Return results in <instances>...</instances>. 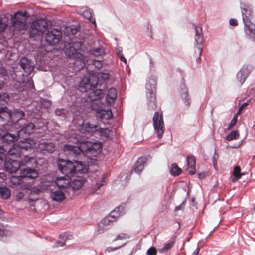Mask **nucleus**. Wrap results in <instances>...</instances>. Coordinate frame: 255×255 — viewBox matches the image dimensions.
<instances>
[{
	"label": "nucleus",
	"instance_id": "obj_1",
	"mask_svg": "<svg viewBox=\"0 0 255 255\" xmlns=\"http://www.w3.org/2000/svg\"><path fill=\"white\" fill-rule=\"evenodd\" d=\"M38 173L36 170L32 168H25L23 169L20 175L19 176H12L10 178V181L11 183V187L13 188H15V194L17 199H22L26 195H28V198L33 201L34 199H31L30 195L37 194L39 192L37 190L36 192L34 190L32 185L29 184H24L23 179L25 178L34 179L38 177Z\"/></svg>",
	"mask_w": 255,
	"mask_h": 255
},
{
	"label": "nucleus",
	"instance_id": "obj_2",
	"mask_svg": "<svg viewBox=\"0 0 255 255\" xmlns=\"http://www.w3.org/2000/svg\"><path fill=\"white\" fill-rule=\"evenodd\" d=\"M57 164L60 171L67 177L74 176L76 174L86 173L88 169L80 161L73 163L69 160L59 159Z\"/></svg>",
	"mask_w": 255,
	"mask_h": 255
},
{
	"label": "nucleus",
	"instance_id": "obj_3",
	"mask_svg": "<svg viewBox=\"0 0 255 255\" xmlns=\"http://www.w3.org/2000/svg\"><path fill=\"white\" fill-rule=\"evenodd\" d=\"M101 147V144L98 142L89 141L81 142L78 146L65 145L64 147L65 151H69L70 154L78 155L81 152L83 153H90L93 154Z\"/></svg>",
	"mask_w": 255,
	"mask_h": 255
},
{
	"label": "nucleus",
	"instance_id": "obj_4",
	"mask_svg": "<svg viewBox=\"0 0 255 255\" xmlns=\"http://www.w3.org/2000/svg\"><path fill=\"white\" fill-rule=\"evenodd\" d=\"M48 26V22L44 19L33 21L31 24L29 29L30 38L34 41L40 40L44 32L47 30Z\"/></svg>",
	"mask_w": 255,
	"mask_h": 255
},
{
	"label": "nucleus",
	"instance_id": "obj_5",
	"mask_svg": "<svg viewBox=\"0 0 255 255\" xmlns=\"http://www.w3.org/2000/svg\"><path fill=\"white\" fill-rule=\"evenodd\" d=\"M243 20L246 27V32L251 37L255 36V25L251 22L252 11L250 7L244 6L242 8Z\"/></svg>",
	"mask_w": 255,
	"mask_h": 255
},
{
	"label": "nucleus",
	"instance_id": "obj_6",
	"mask_svg": "<svg viewBox=\"0 0 255 255\" xmlns=\"http://www.w3.org/2000/svg\"><path fill=\"white\" fill-rule=\"evenodd\" d=\"M29 16L28 12L26 11L17 12L11 19L13 27L18 30L27 29V20Z\"/></svg>",
	"mask_w": 255,
	"mask_h": 255
},
{
	"label": "nucleus",
	"instance_id": "obj_7",
	"mask_svg": "<svg viewBox=\"0 0 255 255\" xmlns=\"http://www.w3.org/2000/svg\"><path fill=\"white\" fill-rule=\"evenodd\" d=\"M98 83L97 77L90 76L88 77H85L80 82L78 89L81 92H86L89 90H93L96 88Z\"/></svg>",
	"mask_w": 255,
	"mask_h": 255
},
{
	"label": "nucleus",
	"instance_id": "obj_8",
	"mask_svg": "<svg viewBox=\"0 0 255 255\" xmlns=\"http://www.w3.org/2000/svg\"><path fill=\"white\" fill-rule=\"evenodd\" d=\"M22 150L16 144H14L13 146L7 148H0V161L4 160L7 156L12 158H18L21 156Z\"/></svg>",
	"mask_w": 255,
	"mask_h": 255
},
{
	"label": "nucleus",
	"instance_id": "obj_9",
	"mask_svg": "<svg viewBox=\"0 0 255 255\" xmlns=\"http://www.w3.org/2000/svg\"><path fill=\"white\" fill-rule=\"evenodd\" d=\"M153 124L158 138H161L164 133L165 128L163 117L162 113L156 112L153 117Z\"/></svg>",
	"mask_w": 255,
	"mask_h": 255
},
{
	"label": "nucleus",
	"instance_id": "obj_10",
	"mask_svg": "<svg viewBox=\"0 0 255 255\" xmlns=\"http://www.w3.org/2000/svg\"><path fill=\"white\" fill-rule=\"evenodd\" d=\"M62 31L60 29H53L49 30L45 36L47 43L54 45L58 43L62 38Z\"/></svg>",
	"mask_w": 255,
	"mask_h": 255
},
{
	"label": "nucleus",
	"instance_id": "obj_11",
	"mask_svg": "<svg viewBox=\"0 0 255 255\" xmlns=\"http://www.w3.org/2000/svg\"><path fill=\"white\" fill-rule=\"evenodd\" d=\"M1 138L2 139V145L0 146V148H10L13 146L15 141H18V132L17 131L16 135H15L9 133H5L4 131Z\"/></svg>",
	"mask_w": 255,
	"mask_h": 255
},
{
	"label": "nucleus",
	"instance_id": "obj_12",
	"mask_svg": "<svg viewBox=\"0 0 255 255\" xmlns=\"http://www.w3.org/2000/svg\"><path fill=\"white\" fill-rule=\"evenodd\" d=\"M55 150L54 144L51 142H40L37 147V150L42 154L48 155L53 153Z\"/></svg>",
	"mask_w": 255,
	"mask_h": 255
},
{
	"label": "nucleus",
	"instance_id": "obj_13",
	"mask_svg": "<svg viewBox=\"0 0 255 255\" xmlns=\"http://www.w3.org/2000/svg\"><path fill=\"white\" fill-rule=\"evenodd\" d=\"M21 124H23L22 126H21L20 129L17 131L18 137L19 138V139L21 136H28L36 129L35 126L32 122L25 124L22 122Z\"/></svg>",
	"mask_w": 255,
	"mask_h": 255
},
{
	"label": "nucleus",
	"instance_id": "obj_14",
	"mask_svg": "<svg viewBox=\"0 0 255 255\" xmlns=\"http://www.w3.org/2000/svg\"><path fill=\"white\" fill-rule=\"evenodd\" d=\"M24 116V111L18 109H15L13 113H11V122L13 123L12 127L17 128V127L24 121L23 118Z\"/></svg>",
	"mask_w": 255,
	"mask_h": 255
},
{
	"label": "nucleus",
	"instance_id": "obj_15",
	"mask_svg": "<svg viewBox=\"0 0 255 255\" xmlns=\"http://www.w3.org/2000/svg\"><path fill=\"white\" fill-rule=\"evenodd\" d=\"M18 143L17 144L21 150H25L27 151L32 149L35 145L34 141L27 136H22L20 137V139L18 138Z\"/></svg>",
	"mask_w": 255,
	"mask_h": 255
},
{
	"label": "nucleus",
	"instance_id": "obj_16",
	"mask_svg": "<svg viewBox=\"0 0 255 255\" xmlns=\"http://www.w3.org/2000/svg\"><path fill=\"white\" fill-rule=\"evenodd\" d=\"M19 65L27 75H30L34 70L33 63L27 58H22L19 62Z\"/></svg>",
	"mask_w": 255,
	"mask_h": 255
},
{
	"label": "nucleus",
	"instance_id": "obj_17",
	"mask_svg": "<svg viewBox=\"0 0 255 255\" xmlns=\"http://www.w3.org/2000/svg\"><path fill=\"white\" fill-rule=\"evenodd\" d=\"M253 69V68L252 65H245L238 72L237 78L241 85L245 82L248 76Z\"/></svg>",
	"mask_w": 255,
	"mask_h": 255
},
{
	"label": "nucleus",
	"instance_id": "obj_18",
	"mask_svg": "<svg viewBox=\"0 0 255 255\" xmlns=\"http://www.w3.org/2000/svg\"><path fill=\"white\" fill-rule=\"evenodd\" d=\"M6 170L9 173H15L20 168L21 165L17 160L10 159L6 160L4 163Z\"/></svg>",
	"mask_w": 255,
	"mask_h": 255
},
{
	"label": "nucleus",
	"instance_id": "obj_19",
	"mask_svg": "<svg viewBox=\"0 0 255 255\" xmlns=\"http://www.w3.org/2000/svg\"><path fill=\"white\" fill-rule=\"evenodd\" d=\"M148 86L149 84H146V88L148 90V92L147 93V97L148 99V105L151 109H154L156 108L155 87L154 86L151 87V89H149Z\"/></svg>",
	"mask_w": 255,
	"mask_h": 255
},
{
	"label": "nucleus",
	"instance_id": "obj_20",
	"mask_svg": "<svg viewBox=\"0 0 255 255\" xmlns=\"http://www.w3.org/2000/svg\"><path fill=\"white\" fill-rule=\"evenodd\" d=\"M82 44L81 42H75L72 44L67 45L69 48L66 47L65 53L68 56H74L78 53V51L81 48Z\"/></svg>",
	"mask_w": 255,
	"mask_h": 255
},
{
	"label": "nucleus",
	"instance_id": "obj_21",
	"mask_svg": "<svg viewBox=\"0 0 255 255\" xmlns=\"http://www.w3.org/2000/svg\"><path fill=\"white\" fill-rule=\"evenodd\" d=\"M99 126L95 124H92L89 122H83L82 126V129L84 130L85 133H97Z\"/></svg>",
	"mask_w": 255,
	"mask_h": 255
},
{
	"label": "nucleus",
	"instance_id": "obj_22",
	"mask_svg": "<svg viewBox=\"0 0 255 255\" xmlns=\"http://www.w3.org/2000/svg\"><path fill=\"white\" fill-rule=\"evenodd\" d=\"M11 120V111L7 107L0 109V122Z\"/></svg>",
	"mask_w": 255,
	"mask_h": 255
},
{
	"label": "nucleus",
	"instance_id": "obj_23",
	"mask_svg": "<svg viewBox=\"0 0 255 255\" xmlns=\"http://www.w3.org/2000/svg\"><path fill=\"white\" fill-rule=\"evenodd\" d=\"M193 28L195 31V40L197 44L201 45L203 42V33L201 26L193 25Z\"/></svg>",
	"mask_w": 255,
	"mask_h": 255
},
{
	"label": "nucleus",
	"instance_id": "obj_24",
	"mask_svg": "<svg viewBox=\"0 0 255 255\" xmlns=\"http://www.w3.org/2000/svg\"><path fill=\"white\" fill-rule=\"evenodd\" d=\"M71 177H67L66 175L64 177H57L56 179V184L59 188H66L71 182Z\"/></svg>",
	"mask_w": 255,
	"mask_h": 255
},
{
	"label": "nucleus",
	"instance_id": "obj_25",
	"mask_svg": "<svg viewBox=\"0 0 255 255\" xmlns=\"http://www.w3.org/2000/svg\"><path fill=\"white\" fill-rule=\"evenodd\" d=\"M187 163L188 165L187 170L188 173L191 175L194 174L196 172V160L195 157L193 156H188L187 157Z\"/></svg>",
	"mask_w": 255,
	"mask_h": 255
},
{
	"label": "nucleus",
	"instance_id": "obj_26",
	"mask_svg": "<svg viewBox=\"0 0 255 255\" xmlns=\"http://www.w3.org/2000/svg\"><path fill=\"white\" fill-rule=\"evenodd\" d=\"M96 116L101 119L108 120L112 117V113L111 110H105L101 109L96 111Z\"/></svg>",
	"mask_w": 255,
	"mask_h": 255
},
{
	"label": "nucleus",
	"instance_id": "obj_27",
	"mask_svg": "<svg viewBox=\"0 0 255 255\" xmlns=\"http://www.w3.org/2000/svg\"><path fill=\"white\" fill-rule=\"evenodd\" d=\"M117 97V90L114 88H111L108 91L106 96L107 103L111 104L114 103Z\"/></svg>",
	"mask_w": 255,
	"mask_h": 255
},
{
	"label": "nucleus",
	"instance_id": "obj_28",
	"mask_svg": "<svg viewBox=\"0 0 255 255\" xmlns=\"http://www.w3.org/2000/svg\"><path fill=\"white\" fill-rule=\"evenodd\" d=\"M104 96V92L102 89H96L89 94V97L91 101H96L101 99Z\"/></svg>",
	"mask_w": 255,
	"mask_h": 255
},
{
	"label": "nucleus",
	"instance_id": "obj_29",
	"mask_svg": "<svg viewBox=\"0 0 255 255\" xmlns=\"http://www.w3.org/2000/svg\"><path fill=\"white\" fill-rule=\"evenodd\" d=\"M145 163V158L143 157L139 158L135 163L134 166V171L137 173H140L143 169Z\"/></svg>",
	"mask_w": 255,
	"mask_h": 255
},
{
	"label": "nucleus",
	"instance_id": "obj_30",
	"mask_svg": "<svg viewBox=\"0 0 255 255\" xmlns=\"http://www.w3.org/2000/svg\"><path fill=\"white\" fill-rule=\"evenodd\" d=\"M51 197L56 202H61L65 198V194L61 191L56 190L51 193Z\"/></svg>",
	"mask_w": 255,
	"mask_h": 255
},
{
	"label": "nucleus",
	"instance_id": "obj_31",
	"mask_svg": "<svg viewBox=\"0 0 255 255\" xmlns=\"http://www.w3.org/2000/svg\"><path fill=\"white\" fill-rule=\"evenodd\" d=\"M85 180L83 178L74 179L71 183V187L75 190L79 189L84 184Z\"/></svg>",
	"mask_w": 255,
	"mask_h": 255
},
{
	"label": "nucleus",
	"instance_id": "obj_32",
	"mask_svg": "<svg viewBox=\"0 0 255 255\" xmlns=\"http://www.w3.org/2000/svg\"><path fill=\"white\" fill-rule=\"evenodd\" d=\"M111 133L112 131L108 128H103L99 126L96 134L102 137L108 138L110 136Z\"/></svg>",
	"mask_w": 255,
	"mask_h": 255
},
{
	"label": "nucleus",
	"instance_id": "obj_33",
	"mask_svg": "<svg viewBox=\"0 0 255 255\" xmlns=\"http://www.w3.org/2000/svg\"><path fill=\"white\" fill-rule=\"evenodd\" d=\"M11 195L10 190L6 187H0V196L3 199H8Z\"/></svg>",
	"mask_w": 255,
	"mask_h": 255
},
{
	"label": "nucleus",
	"instance_id": "obj_34",
	"mask_svg": "<svg viewBox=\"0 0 255 255\" xmlns=\"http://www.w3.org/2000/svg\"><path fill=\"white\" fill-rule=\"evenodd\" d=\"M122 208V207H119L117 208H115L113 211H112L108 215V216H110L112 217V219L114 222L116 221L117 219L120 216V209Z\"/></svg>",
	"mask_w": 255,
	"mask_h": 255
},
{
	"label": "nucleus",
	"instance_id": "obj_35",
	"mask_svg": "<svg viewBox=\"0 0 255 255\" xmlns=\"http://www.w3.org/2000/svg\"><path fill=\"white\" fill-rule=\"evenodd\" d=\"M170 173L174 176H178L181 174V169L177 165L173 164L171 166Z\"/></svg>",
	"mask_w": 255,
	"mask_h": 255
},
{
	"label": "nucleus",
	"instance_id": "obj_36",
	"mask_svg": "<svg viewBox=\"0 0 255 255\" xmlns=\"http://www.w3.org/2000/svg\"><path fill=\"white\" fill-rule=\"evenodd\" d=\"M10 100L9 95L6 93H0V105H4L5 103L8 102Z\"/></svg>",
	"mask_w": 255,
	"mask_h": 255
},
{
	"label": "nucleus",
	"instance_id": "obj_37",
	"mask_svg": "<svg viewBox=\"0 0 255 255\" xmlns=\"http://www.w3.org/2000/svg\"><path fill=\"white\" fill-rule=\"evenodd\" d=\"M83 17L89 19L91 22L95 23V19L93 17L92 12L90 10H85L83 12Z\"/></svg>",
	"mask_w": 255,
	"mask_h": 255
},
{
	"label": "nucleus",
	"instance_id": "obj_38",
	"mask_svg": "<svg viewBox=\"0 0 255 255\" xmlns=\"http://www.w3.org/2000/svg\"><path fill=\"white\" fill-rule=\"evenodd\" d=\"M239 138V133L238 131H233L228 134L226 139L228 141H231L234 139H237Z\"/></svg>",
	"mask_w": 255,
	"mask_h": 255
},
{
	"label": "nucleus",
	"instance_id": "obj_39",
	"mask_svg": "<svg viewBox=\"0 0 255 255\" xmlns=\"http://www.w3.org/2000/svg\"><path fill=\"white\" fill-rule=\"evenodd\" d=\"M233 176L237 180L239 179L242 175H245L244 173H241V168L239 166H236L234 168Z\"/></svg>",
	"mask_w": 255,
	"mask_h": 255
},
{
	"label": "nucleus",
	"instance_id": "obj_40",
	"mask_svg": "<svg viewBox=\"0 0 255 255\" xmlns=\"http://www.w3.org/2000/svg\"><path fill=\"white\" fill-rule=\"evenodd\" d=\"M103 53L104 50L101 48L93 49L91 52V54L95 57H99L101 56Z\"/></svg>",
	"mask_w": 255,
	"mask_h": 255
},
{
	"label": "nucleus",
	"instance_id": "obj_41",
	"mask_svg": "<svg viewBox=\"0 0 255 255\" xmlns=\"http://www.w3.org/2000/svg\"><path fill=\"white\" fill-rule=\"evenodd\" d=\"M112 217H110V216H107L105 218H104L102 221H101L102 223L105 225L106 227L109 228V226L111 225V224L114 222L113 221V220L111 219Z\"/></svg>",
	"mask_w": 255,
	"mask_h": 255
},
{
	"label": "nucleus",
	"instance_id": "obj_42",
	"mask_svg": "<svg viewBox=\"0 0 255 255\" xmlns=\"http://www.w3.org/2000/svg\"><path fill=\"white\" fill-rule=\"evenodd\" d=\"M108 228L104 225L101 221L98 224L97 232L99 234L103 233Z\"/></svg>",
	"mask_w": 255,
	"mask_h": 255
},
{
	"label": "nucleus",
	"instance_id": "obj_43",
	"mask_svg": "<svg viewBox=\"0 0 255 255\" xmlns=\"http://www.w3.org/2000/svg\"><path fill=\"white\" fill-rule=\"evenodd\" d=\"M64 235H60L59 238L61 239V241L56 242L54 246V248H58L59 247L63 246L65 244V240L64 239Z\"/></svg>",
	"mask_w": 255,
	"mask_h": 255
},
{
	"label": "nucleus",
	"instance_id": "obj_44",
	"mask_svg": "<svg viewBox=\"0 0 255 255\" xmlns=\"http://www.w3.org/2000/svg\"><path fill=\"white\" fill-rule=\"evenodd\" d=\"M128 237V234L124 233H121L118 235H117L113 241H116L118 240H122L125 239H126Z\"/></svg>",
	"mask_w": 255,
	"mask_h": 255
},
{
	"label": "nucleus",
	"instance_id": "obj_45",
	"mask_svg": "<svg viewBox=\"0 0 255 255\" xmlns=\"http://www.w3.org/2000/svg\"><path fill=\"white\" fill-rule=\"evenodd\" d=\"M237 122V116L236 115L234 116L233 118L231 120V121L229 125V127L228 128V130L231 129L233 128V127L236 125Z\"/></svg>",
	"mask_w": 255,
	"mask_h": 255
},
{
	"label": "nucleus",
	"instance_id": "obj_46",
	"mask_svg": "<svg viewBox=\"0 0 255 255\" xmlns=\"http://www.w3.org/2000/svg\"><path fill=\"white\" fill-rule=\"evenodd\" d=\"M34 160V158L33 157H29L28 156H24L21 161V163L23 165L27 164L31 161Z\"/></svg>",
	"mask_w": 255,
	"mask_h": 255
},
{
	"label": "nucleus",
	"instance_id": "obj_47",
	"mask_svg": "<svg viewBox=\"0 0 255 255\" xmlns=\"http://www.w3.org/2000/svg\"><path fill=\"white\" fill-rule=\"evenodd\" d=\"M157 251L155 247H150L147 251L148 255H156Z\"/></svg>",
	"mask_w": 255,
	"mask_h": 255
},
{
	"label": "nucleus",
	"instance_id": "obj_48",
	"mask_svg": "<svg viewBox=\"0 0 255 255\" xmlns=\"http://www.w3.org/2000/svg\"><path fill=\"white\" fill-rule=\"evenodd\" d=\"M109 77V74L107 73H101L98 75V79L99 78H102L103 80H107Z\"/></svg>",
	"mask_w": 255,
	"mask_h": 255
},
{
	"label": "nucleus",
	"instance_id": "obj_49",
	"mask_svg": "<svg viewBox=\"0 0 255 255\" xmlns=\"http://www.w3.org/2000/svg\"><path fill=\"white\" fill-rule=\"evenodd\" d=\"M174 244V242H173V241L169 242L165 245V246L163 247V248L162 249V250L167 251V250L170 249V248H171L173 246Z\"/></svg>",
	"mask_w": 255,
	"mask_h": 255
},
{
	"label": "nucleus",
	"instance_id": "obj_50",
	"mask_svg": "<svg viewBox=\"0 0 255 255\" xmlns=\"http://www.w3.org/2000/svg\"><path fill=\"white\" fill-rule=\"evenodd\" d=\"M117 55L122 61L124 62L125 64H126L127 63L126 58L124 56L122 52L121 51H119L117 52Z\"/></svg>",
	"mask_w": 255,
	"mask_h": 255
},
{
	"label": "nucleus",
	"instance_id": "obj_51",
	"mask_svg": "<svg viewBox=\"0 0 255 255\" xmlns=\"http://www.w3.org/2000/svg\"><path fill=\"white\" fill-rule=\"evenodd\" d=\"M7 27V24L3 22L0 17V32L3 31Z\"/></svg>",
	"mask_w": 255,
	"mask_h": 255
},
{
	"label": "nucleus",
	"instance_id": "obj_52",
	"mask_svg": "<svg viewBox=\"0 0 255 255\" xmlns=\"http://www.w3.org/2000/svg\"><path fill=\"white\" fill-rule=\"evenodd\" d=\"M182 98L185 99V104L186 105L189 106L190 105V102L189 101V99H188V95L186 92H184L182 94Z\"/></svg>",
	"mask_w": 255,
	"mask_h": 255
},
{
	"label": "nucleus",
	"instance_id": "obj_53",
	"mask_svg": "<svg viewBox=\"0 0 255 255\" xmlns=\"http://www.w3.org/2000/svg\"><path fill=\"white\" fill-rule=\"evenodd\" d=\"M248 105V103L245 102L242 104V105L239 107L238 111L237 112V115H239L241 114L243 109L246 107Z\"/></svg>",
	"mask_w": 255,
	"mask_h": 255
},
{
	"label": "nucleus",
	"instance_id": "obj_54",
	"mask_svg": "<svg viewBox=\"0 0 255 255\" xmlns=\"http://www.w3.org/2000/svg\"><path fill=\"white\" fill-rule=\"evenodd\" d=\"M94 64L98 69H100L102 67V63L100 60H95Z\"/></svg>",
	"mask_w": 255,
	"mask_h": 255
},
{
	"label": "nucleus",
	"instance_id": "obj_55",
	"mask_svg": "<svg viewBox=\"0 0 255 255\" xmlns=\"http://www.w3.org/2000/svg\"><path fill=\"white\" fill-rule=\"evenodd\" d=\"M6 127L3 124L2 126H0V138L2 137V135H3V133L4 132V129H6Z\"/></svg>",
	"mask_w": 255,
	"mask_h": 255
},
{
	"label": "nucleus",
	"instance_id": "obj_56",
	"mask_svg": "<svg viewBox=\"0 0 255 255\" xmlns=\"http://www.w3.org/2000/svg\"><path fill=\"white\" fill-rule=\"evenodd\" d=\"M230 24L232 26H237L238 25L237 21L234 19H231L229 21Z\"/></svg>",
	"mask_w": 255,
	"mask_h": 255
},
{
	"label": "nucleus",
	"instance_id": "obj_57",
	"mask_svg": "<svg viewBox=\"0 0 255 255\" xmlns=\"http://www.w3.org/2000/svg\"><path fill=\"white\" fill-rule=\"evenodd\" d=\"M197 52H198V55H199V57L197 59V62H198V60H199L200 59V56L202 55V48L201 47H198L197 48Z\"/></svg>",
	"mask_w": 255,
	"mask_h": 255
},
{
	"label": "nucleus",
	"instance_id": "obj_58",
	"mask_svg": "<svg viewBox=\"0 0 255 255\" xmlns=\"http://www.w3.org/2000/svg\"><path fill=\"white\" fill-rule=\"evenodd\" d=\"M0 178L2 180H5L7 179L6 174L4 172H0Z\"/></svg>",
	"mask_w": 255,
	"mask_h": 255
},
{
	"label": "nucleus",
	"instance_id": "obj_59",
	"mask_svg": "<svg viewBox=\"0 0 255 255\" xmlns=\"http://www.w3.org/2000/svg\"><path fill=\"white\" fill-rule=\"evenodd\" d=\"M5 230L0 225V236H2L5 234Z\"/></svg>",
	"mask_w": 255,
	"mask_h": 255
},
{
	"label": "nucleus",
	"instance_id": "obj_60",
	"mask_svg": "<svg viewBox=\"0 0 255 255\" xmlns=\"http://www.w3.org/2000/svg\"><path fill=\"white\" fill-rule=\"evenodd\" d=\"M64 110H60V109H56L55 110V114L57 115H61L63 113Z\"/></svg>",
	"mask_w": 255,
	"mask_h": 255
},
{
	"label": "nucleus",
	"instance_id": "obj_61",
	"mask_svg": "<svg viewBox=\"0 0 255 255\" xmlns=\"http://www.w3.org/2000/svg\"><path fill=\"white\" fill-rule=\"evenodd\" d=\"M43 104H45L47 107H49L51 105L50 102L48 100H43Z\"/></svg>",
	"mask_w": 255,
	"mask_h": 255
},
{
	"label": "nucleus",
	"instance_id": "obj_62",
	"mask_svg": "<svg viewBox=\"0 0 255 255\" xmlns=\"http://www.w3.org/2000/svg\"><path fill=\"white\" fill-rule=\"evenodd\" d=\"M199 177L200 179L204 178L206 177V173H200L198 174Z\"/></svg>",
	"mask_w": 255,
	"mask_h": 255
},
{
	"label": "nucleus",
	"instance_id": "obj_63",
	"mask_svg": "<svg viewBox=\"0 0 255 255\" xmlns=\"http://www.w3.org/2000/svg\"><path fill=\"white\" fill-rule=\"evenodd\" d=\"M199 248H197L195 251L191 255H198L199 252Z\"/></svg>",
	"mask_w": 255,
	"mask_h": 255
},
{
	"label": "nucleus",
	"instance_id": "obj_64",
	"mask_svg": "<svg viewBox=\"0 0 255 255\" xmlns=\"http://www.w3.org/2000/svg\"><path fill=\"white\" fill-rule=\"evenodd\" d=\"M1 73L3 75H6L7 74V71L5 69L1 68Z\"/></svg>",
	"mask_w": 255,
	"mask_h": 255
}]
</instances>
